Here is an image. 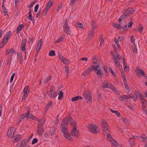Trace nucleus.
Returning a JSON list of instances; mask_svg holds the SVG:
<instances>
[{
  "label": "nucleus",
  "mask_w": 147,
  "mask_h": 147,
  "mask_svg": "<svg viewBox=\"0 0 147 147\" xmlns=\"http://www.w3.org/2000/svg\"><path fill=\"white\" fill-rule=\"evenodd\" d=\"M96 65H92L91 67L87 69L85 71L86 73H90L93 71H94V72L96 74H102L103 73V70L101 69L100 67H98V64Z\"/></svg>",
  "instance_id": "1"
},
{
  "label": "nucleus",
  "mask_w": 147,
  "mask_h": 147,
  "mask_svg": "<svg viewBox=\"0 0 147 147\" xmlns=\"http://www.w3.org/2000/svg\"><path fill=\"white\" fill-rule=\"evenodd\" d=\"M101 125L103 134L104 135L109 134L110 130L108 126V123L105 119H102L101 121Z\"/></svg>",
  "instance_id": "2"
},
{
  "label": "nucleus",
  "mask_w": 147,
  "mask_h": 147,
  "mask_svg": "<svg viewBox=\"0 0 147 147\" xmlns=\"http://www.w3.org/2000/svg\"><path fill=\"white\" fill-rule=\"evenodd\" d=\"M103 85L101 86L102 88H109L111 90L115 92L117 94L119 95L120 92L115 87L111 84H109L108 82L105 83H103Z\"/></svg>",
  "instance_id": "3"
},
{
  "label": "nucleus",
  "mask_w": 147,
  "mask_h": 147,
  "mask_svg": "<svg viewBox=\"0 0 147 147\" xmlns=\"http://www.w3.org/2000/svg\"><path fill=\"white\" fill-rule=\"evenodd\" d=\"M114 51L115 54L113 55V59L116 66L119 67L120 66L119 60L121 59V57L118 54L116 49H114Z\"/></svg>",
  "instance_id": "4"
},
{
  "label": "nucleus",
  "mask_w": 147,
  "mask_h": 147,
  "mask_svg": "<svg viewBox=\"0 0 147 147\" xmlns=\"http://www.w3.org/2000/svg\"><path fill=\"white\" fill-rule=\"evenodd\" d=\"M47 92L51 98H55L57 95V93L55 91V87L53 85L51 86L50 90L47 91Z\"/></svg>",
  "instance_id": "5"
},
{
  "label": "nucleus",
  "mask_w": 147,
  "mask_h": 147,
  "mask_svg": "<svg viewBox=\"0 0 147 147\" xmlns=\"http://www.w3.org/2000/svg\"><path fill=\"white\" fill-rule=\"evenodd\" d=\"M41 122H42V123L41 124V123L40 122L38 123L37 126V131L38 134L39 136L42 135L44 133L43 127L45 122V120H42L41 121Z\"/></svg>",
  "instance_id": "6"
},
{
  "label": "nucleus",
  "mask_w": 147,
  "mask_h": 147,
  "mask_svg": "<svg viewBox=\"0 0 147 147\" xmlns=\"http://www.w3.org/2000/svg\"><path fill=\"white\" fill-rule=\"evenodd\" d=\"M88 130L92 133H97L98 132V127L94 124L88 125Z\"/></svg>",
  "instance_id": "7"
},
{
  "label": "nucleus",
  "mask_w": 147,
  "mask_h": 147,
  "mask_svg": "<svg viewBox=\"0 0 147 147\" xmlns=\"http://www.w3.org/2000/svg\"><path fill=\"white\" fill-rule=\"evenodd\" d=\"M63 26L64 32L68 35H70L71 34V31L68 26L67 20H65Z\"/></svg>",
  "instance_id": "8"
},
{
  "label": "nucleus",
  "mask_w": 147,
  "mask_h": 147,
  "mask_svg": "<svg viewBox=\"0 0 147 147\" xmlns=\"http://www.w3.org/2000/svg\"><path fill=\"white\" fill-rule=\"evenodd\" d=\"M107 140L110 142V143L112 145L115 146H119V144L118 142L114 139H113L109 134H108L107 135Z\"/></svg>",
  "instance_id": "9"
},
{
  "label": "nucleus",
  "mask_w": 147,
  "mask_h": 147,
  "mask_svg": "<svg viewBox=\"0 0 147 147\" xmlns=\"http://www.w3.org/2000/svg\"><path fill=\"white\" fill-rule=\"evenodd\" d=\"M83 96L86 100L91 101L92 100L91 94L89 90H85L84 92Z\"/></svg>",
  "instance_id": "10"
},
{
  "label": "nucleus",
  "mask_w": 147,
  "mask_h": 147,
  "mask_svg": "<svg viewBox=\"0 0 147 147\" xmlns=\"http://www.w3.org/2000/svg\"><path fill=\"white\" fill-rule=\"evenodd\" d=\"M16 131V129L14 127H10L7 132L8 136L9 138H12L14 135Z\"/></svg>",
  "instance_id": "11"
},
{
  "label": "nucleus",
  "mask_w": 147,
  "mask_h": 147,
  "mask_svg": "<svg viewBox=\"0 0 147 147\" xmlns=\"http://www.w3.org/2000/svg\"><path fill=\"white\" fill-rule=\"evenodd\" d=\"M135 11L133 8L131 7H129L126 9L124 11L125 14L129 17L132 14H133Z\"/></svg>",
  "instance_id": "12"
},
{
  "label": "nucleus",
  "mask_w": 147,
  "mask_h": 147,
  "mask_svg": "<svg viewBox=\"0 0 147 147\" xmlns=\"http://www.w3.org/2000/svg\"><path fill=\"white\" fill-rule=\"evenodd\" d=\"M72 136L75 137L76 138L78 137L79 133L78 130H77L76 126H75L73 128L71 133Z\"/></svg>",
  "instance_id": "13"
},
{
  "label": "nucleus",
  "mask_w": 147,
  "mask_h": 147,
  "mask_svg": "<svg viewBox=\"0 0 147 147\" xmlns=\"http://www.w3.org/2000/svg\"><path fill=\"white\" fill-rule=\"evenodd\" d=\"M92 62L94 65H97V64L98 65V67H100V60L98 59L96 56H94L93 57L92 59Z\"/></svg>",
  "instance_id": "14"
},
{
  "label": "nucleus",
  "mask_w": 147,
  "mask_h": 147,
  "mask_svg": "<svg viewBox=\"0 0 147 147\" xmlns=\"http://www.w3.org/2000/svg\"><path fill=\"white\" fill-rule=\"evenodd\" d=\"M59 58L61 62L63 63L64 64H68L70 63V60L62 56H59Z\"/></svg>",
  "instance_id": "15"
},
{
  "label": "nucleus",
  "mask_w": 147,
  "mask_h": 147,
  "mask_svg": "<svg viewBox=\"0 0 147 147\" xmlns=\"http://www.w3.org/2000/svg\"><path fill=\"white\" fill-rule=\"evenodd\" d=\"M130 97L131 96L129 95H123L120 96L119 100L120 101H123L130 98Z\"/></svg>",
  "instance_id": "16"
},
{
  "label": "nucleus",
  "mask_w": 147,
  "mask_h": 147,
  "mask_svg": "<svg viewBox=\"0 0 147 147\" xmlns=\"http://www.w3.org/2000/svg\"><path fill=\"white\" fill-rule=\"evenodd\" d=\"M68 123V119L67 117H66L64 118L62 121L61 127H67Z\"/></svg>",
  "instance_id": "17"
},
{
  "label": "nucleus",
  "mask_w": 147,
  "mask_h": 147,
  "mask_svg": "<svg viewBox=\"0 0 147 147\" xmlns=\"http://www.w3.org/2000/svg\"><path fill=\"white\" fill-rule=\"evenodd\" d=\"M142 102L143 109L145 108L146 106L147 105V101L144 98V96L140 98Z\"/></svg>",
  "instance_id": "18"
},
{
  "label": "nucleus",
  "mask_w": 147,
  "mask_h": 147,
  "mask_svg": "<svg viewBox=\"0 0 147 147\" xmlns=\"http://www.w3.org/2000/svg\"><path fill=\"white\" fill-rule=\"evenodd\" d=\"M135 139V137L134 136H132L131 137H130L129 139L128 142L131 145V146H133L135 145V141L134 140Z\"/></svg>",
  "instance_id": "19"
},
{
  "label": "nucleus",
  "mask_w": 147,
  "mask_h": 147,
  "mask_svg": "<svg viewBox=\"0 0 147 147\" xmlns=\"http://www.w3.org/2000/svg\"><path fill=\"white\" fill-rule=\"evenodd\" d=\"M69 124L73 127L76 126L75 121L71 117H67Z\"/></svg>",
  "instance_id": "20"
},
{
  "label": "nucleus",
  "mask_w": 147,
  "mask_h": 147,
  "mask_svg": "<svg viewBox=\"0 0 147 147\" xmlns=\"http://www.w3.org/2000/svg\"><path fill=\"white\" fill-rule=\"evenodd\" d=\"M19 144V147H24L27 145V143L25 139L22 140L20 143H18L16 146H18Z\"/></svg>",
  "instance_id": "21"
},
{
  "label": "nucleus",
  "mask_w": 147,
  "mask_h": 147,
  "mask_svg": "<svg viewBox=\"0 0 147 147\" xmlns=\"http://www.w3.org/2000/svg\"><path fill=\"white\" fill-rule=\"evenodd\" d=\"M30 114V111L29 110L27 112L22 114L21 116L20 117V121L22 120L26 117H28L29 115Z\"/></svg>",
  "instance_id": "22"
},
{
  "label": "nucleus",
  "mask_w": 147,
  "mask_h": 147,
  "mask_svg": "<svg viewBox=\"0 0 147 147\" xmlns=\"http://www.w3.org/2000/svg\"><path fill=\"white\" fill-rule=\"evenodd\" d=\"M8 39H7L5 37H4L2 42L0 43V47H2L6 44L8 41Z\"/></svg>",
  "instance_id": "23"
},
{
  "label": "nucleus",
  "mask_w": 147,
  "mask_h": 147,
  "mask_svg": "<svg viewBox=\"0 0 147 147\" xmlns=\"http://www.w3.org/2000/svg\"><path fill=\"white\" fill-rule=\"evenodd\" d=\"M65 137L70 141H72L73 139L69 134V132L63 134Z\"/></svg>",
  "instance_id": "24"
},
{
  "label": "nucleus",
  "mask_w": 147,
  "mask_h": 147,
  "mask_svg": "<svg viewBox=\"0 0 147 147\" xmlns=\"http://www.w3.org/2000/svg\"><path fill=\"white\" fill-rule=\"evenodd\" d=\"M91 26L92 27V31L94 32V30L97 28V25L96 23L93 20L91 21Z\"/></svg>",
  "instance_id": "25"
},
{
  "label": "nucleus",
  "mask_w": 147,
  "mask_h": 147,
  "mask_svg": "<svg viewBox=\"0 0 147 147\" xmlns=\"http://www.w3.org/2000/svg\"><path fill=\"white\" fill-rule=\"evenodd\" d=\"M26 43V41L25 39H23L21 45V50L22 51H25L26 50L25 45Z\"/></svg>",
  "instance_id": "26"
},
{
  "label": "nucleus",
  "mask_w": 147,
  "mask_h": 147,
  "mask_svg": "<svg viewBox=\"0 0 147 147\" xmlns=\"http://www.w3.org/2000/svg\"><path fill=\"white\" fill-rule=\"evenodd\" d=\"M21 138V136L20 134H17L14 137V142H19Z\"/></svg>",
  "instance_id": "27"
},
{
  "label": "nucleus",
  "mask_w": 147,
  "mask_h": 147,
  "mask_svg": "<svg viewBox=\"0 0 147 147\" xmlns=\"http://www.w3.org/2000/svg\"><path fill=\"white\" fill-rule=\"evenodd\" d=\"M42 44V39L39 40V42H38L37 46L36 48L37 53H38L39 51L40 50Z\"/></svg>",
  "instance_id": "28"
},
{
  "label": "nucleus",
  "mask_w": 147,
  "mask_h": 147,
  "mask_svg": "<svg viewBox=\"0 0 147 147\" xmlns=\"http://www.w3.org/2000/svg\"><path fill=\"white\" fill-rule=\"evenodd\" d=\"M30 91L29 87L28 86H26L23 90V92L24 94L28 95Z\"/></svg>",
  "instance_id": "29"
},
{
  "label": "nucleus",
  "mask_w": 147,
  "mask_h": 147,
  "mask_svg": "<svg viewBox=\"0 0 147 147\" xmlns=\"http://www.w3.org/2000/svg\"><path fill=\"white\" fill-rule=\"evenodd\" d=\"M113 26L114 27L117 28L118 29L121 30L122 28L124 29V28L123 26H122L121 25L119 24L113 23Z\"/></svg>",
  "instance_id": "30"
},
{
  "label": "nucleus",
  "mask_w": 147,
  "mask_h": 147,
  "mask_svg": "<svg viewBox=\"0 0 147 147\" xmlns=\"http://www.w3.org/2000/svg\"><path fill=\"white\" fill-rule=\"evenodd\" d=\"M128 17L126 13L125 14L124 12L122 15L120 16L119 18V22H120L122 20H124Z\"/></svg>",
  "instance_id": "31"
},
{
  "label": "nucleus",
  "mask_w": 147,
  "mask_h": 147,
  "mask_svg": "<svg viewBox=\"0 0 147 147\" xmlns=\"http://www.w3.org/2000/svg\"><path fill=\"white\" fill-rule=\"evenodd\" d=\"M17 57L18 61H19V63L20 64H21L22 62V55L19 53H17Z\"/></svg>",
  "instance_id": "32"
},
{
  "label": "nucleus",
  "mask_w": 147,
  "mask_h": 147,
  "mask_svg": "<svg viewBox=\"0 0 147 147\" xmlns=\"http://www.w3.org/2000/svg\"><path fill=\"white\" fill-rule=\"evenodd\" d=\"M65 34L62 35L60 37V38L58 39L56 41H55V43H59L63 40L64 38L65 37Z\"/></svg>",
  "instance_id": "33"
},
{
  "label": "nucleus",
  "mask_w": 147,
  "mask_h": 147,
  "mask_svg": "<svg viewBox=\"0 0 147 147\" xmlns=\"http://www.w3.org/2000/svg\"><path fill=\"white\" fill-rule=\"evenodd\" d=\"M82 97L79 96H75L72 98L71 99V100L73 102H74L78 100L79 99H82Z\"/></svg>",
  "instance_id": "34"
},
{
  "label": "nucleus",
  "mask_w": 147,
  "mask_h": 147,
  "mask_svg": "<svg viewBox=\"0 0 147 147\" xmlns=\"http://www.w3.org/2000/svg\"><path fill=\"white\" fill-rule=\"evenodd\" d=\"M24 27V25L22 24L20 25L17 29L16 33L18 34L19 32L22 30Z\"/></svg>",
  "instance_id": "35"
},
{
  "label": "nucleus",
  "mask_w": 147,
  "mask_h": 147,
  "mask_svg": "<svg viewBox=\"0 0 147 147\" xmlns=\"http://www.w3.org/2000/svg\"><path fill=\"white\" fill-rule=\"evenodd\" d=\"M122 121L125 123L127 125H129V120L125 118H123L121 119Z\"/></svg>",
  "instance_id": "36"
},
{
  "label": "nucleus",
  "mask_w": 147,
  "mask_h": 147,
  "mask_svg": "<svg viewBox=\"0 0 147 147\" xmlns=\"http://www.w3.org/2000/svg\"><path fill=\"white\" fill-rule=\"evenodd\" d=\"M135 71L136 74H144V71L141 69L136 67Z\"/></svg>",
  "instance_id": "37"
},
{
  "label": "nucleus",
  "mask_w": 147,
  "mask_h": 147,
  "mask_svg": "<svg viewBox=\"0 0 147 147\" xmlns=\"http://www.w3.org/2000/svg\"><path fill=\"white\" fill-rule=\"evenodd\" d=\"M53 4V2L51 0H49L47 3L46 8L49 9L52 6Z\"/></svg>",
  "instance_id": "38"
},
{
  "label": "nucleus",
  "mask_w": 147,
  "mask_h": 147,
  "mask_svg": "<svg viewBox=\"0 0 147 147\" xmlns=\"http://www.w3.org/2000/svg\"><path fill=\"white\" fill-rule=\"evenodd\" d=\"M135 94L136 96L137 97L138 96L140 97V98H141L143 97V96H144L138 90H136L135 91Z\"/></svg>",
  "instance_id": "39"
},
{
  "label": "nucleus",
  "mask_w": 147,
  "mask_h": 147,
  "mask_svg": "<svg viewBox=\"0 0 147 147\" xmlns=\"http://www.w3.org/2000/svg\"><path fill=\"white\" fill-rule=\"evenodd\" d=\"M53 104V102L52 101H51L49 102L47 104L46 107V110H48L49 108H50L52 105Z\"/></svg>",
  "instance_id": "40"
},
{
  "label": "nucleus",
  "mask_w": 147,
  "mask_h": 147,
  "mask_svg": "<svg viewBox=\"0 0 147 147\" xmlns=\"http://www.w3.org/2000/svg\"><path fill=\"white\" fill-rule=\"evenodd\" d=\"M61 131L63 134L69 132L67 130V127H61Z\"/></svg>",
  "instance_id": "41"
},
{
  "label": "nucleus",
  "mask_w": 147,
  "mask_h": 147,
  "mask_svg": "<svg viewBox=\"0 0 147 147\" xmlns=\"http://www.w3.org/2000/svg\"><path fill=\"white\" fill-rule=\"evenodd\" d=\"M59 96L58 98L59 99L61 100L62 99L63 96V92L62 90L60 91L58 93Z\"/></svg>",
  "instance_id": "42"
},
{
  "label": "nucleus",
  "mask_w": 147,
  "mask_h": 147,
  "mask_svg": "<svg viewBox=\"0 0 147 147\" xmlns=\"http://www.w3.org/2000/svg\"><path fill=\"white\" fill-rule=\"evenodd\" d=\"M11 31H9L6 33V35L5 36H4L5 37H6L7 39H9L10 38V36L11 35Z\"/></svg>",
  "instance_id": "43"
},
{
  "label": "nucleus",
  "mask_w": 147,
  "mask_h": 147,
  "mask_svg": "<svg viewBox=\"0 0 147 147\" xmlns=\"http://www.w3.org/2000/svg\"><path fill=\"white\" fill-rule=\"evenodd\" d=\"M93 32H92V30H90V32L89 33L88 36H87L88 38V39L90 40L93 36Z\"/></svg>",
  "instance_id": "44"
},
{
  "label": "nucleus",
  "mask_w": 147,
  "mask_h": 147,
  "mask_svg": "<svg viewBox=\"0 0 147 147\" xmlns=\"http://www.w3.org/2000/svg\"><path fill=\"white\" fill-rule=\"evenodd\" d=\"M124 86L126 89L127 93H129V88L127 83L124 84Z\"/></svg>",
  "instance_id": "45"
},
{
  "label": "nucleus",
  "mask_w": 147,
  "mask_h": 147,
  "mask_svg": "<svg viewBox=\"0 0 147 147\" xmlns=\"http://www.w3.org/2000/svg\"><path fill=\"white\" fill-rule=\"evenodd\" d=\"M49 55L50 56H54L55 55V52L53 50H51L49 52Z\"/></svg>",
  "instance_id": "46"
},
{
  "label": "nucleus",
  "mask_w": 147,
  "mask_h": 147,
  "mask_svg": "<svg viewBox=\"0 0 147 147\" xmlns=\"http://www.w3.org/2000/svg\"><path fill=\"white\" fill-rule=\"evenodd\" d=\"M122 77L123 79L124 84L127 83V80L126 79V77L125 75V74H122Z\"/></svg>",
  "instance_id": "47"
},
{
  "label": "nucleus",
  "mask_w": 147,
  "mask_h": 147,
  "mask_svg": "<svg viewBox=\"0 0 147 147\" xmlns=\"http://www.w3.org/2000/svg\"><path fill=\"white\" fill-rule=\"evenodd\" d=\"M51 76H49L47 78H46L44 80V82L45 83H46L51 79Z\"/></svg>",
  "instance_id": "48"
},
{
  "label": "nucleus",
  "mask_w": 147,
  "mask_h": 147,
  "mask_svg": "<svg viewBox=\"0 0 147 147\" xmlns=\"http://www.w3.org/2000/svg\"><path fill=\"white\" fill-rule=\"evenodd\" d=\"M2 9L3 12L5 15H7V12L6 10V9L4 6H2Z\"/></svg>",
  "instance_id": "49"
},
{
  "label": "nucleus",
  "mask_w": 147,
  "mask_h": 147,
  "mask_svg": "<svg viewBox=\"0 0 147 147\" xmlns=\"http://www.w3.org/2000/svg\"><path fill=\"white\" fill-rule=\"evenodd\" d=\"M76 26L80 28H82L83 27V24L80 22H78L76 24Z\"/></svg>",
  "instance_id": "50"
},
{
  "label": "nucleus",
  "mask_w": 147,
  "mask_h": 147,
  "mask_svg": "<svg viewBox=\"0 0 147 147\" xmlns=\"http://www.w3.org/2000/svg\"><path fill=\"white\" fill-rule=\"evenodd\" d=\"M141 138H142L145 141H146L147 140V137H146V136L144 134H143L141 135Z\"/></svg>",
  "instance_id": "51"
},
{
  "label": "nucleus",
  "mask_w": 147,
  "mask_h": 147,
  "mask_svg": "<svg viewBox=\"0 0 147 147\" xmlns=\"http://www.w3.org/2000/svg\"><path fill=\"white\" fill-rule=\"evenodd\" d=\"M34 120H35L37 121H38V123H41V124L42 123V122H41V121H42V120H44V119H42L41 120H40L39 119H38V118H37L36 117H35V118H34Z\"/></svg>",
  "instance_id": "52"
},
{
  "label": "nucleus",
  "mask_w": 147,
  "mask_h": 147,
  "mask_svg": "<svg viewBox=\"0 0 147 147\" xmlns=\"http://www.w3.org/2000/svg\"><path fill=\"white\" fill-rule=\"evenodd\" d=\"M123 39V37L122 36H119L117 39L116 40L118 42H121Z\"/></svg>",
  "instance_id": "53"
},
{
  "label": "nucleus",
  "mask_w": 147,
  "mask_h": 147,
  "mask_svg": "<svg viewBox=\"0 0 147 147\" xmlns=\"http://www.w3.org/2000/svg\"><path fill=\"white\" fill-rule=\"evenodd\" d=\"M38 141V140L36 138H34L32 140V144H34L37 143Z\"/></svg>",
  "instance_id": "54"
},
{
  "label": "nucleus",
  "mask_w": 147,
  "mask_h": 147,
  "mask_svg": "<svg viewBox=\"0 0 147 147\" xmlns=\"http://www.w3.org/2000/svg\"><path fill=\"white\" fill-rule=\"evenodd\" d=\"M143 29V27L142 25H140L139 28V31L140 33H142Z\"/></svg>",
  "instance_id": "55"
},
{
  "label": "nucleus",
  "mask_w": 147,
  "mask_h": 147,
  "mask_svg": "<svg viewBox=\"0 0 147 147\" xmlns=\"http://www.w3.org/2000/svg\"><path fill=\"white\" fill-rule=\"evenodd\" d=\"M48 9L47 8H45L43 12V14L44 16H46L47 15V13L48 11Z\"/></svg>",
  "instance_id": "56"
},
{
  "label": "nucleus",
  "mask_w": 147,
  "mask_h": 147,
  "mask_svg": "<svg viewBox=\"0 0 147 147\" xmlns=\"http://www.w3.org/2000/svg\"><path fill=\"white\" fill-rule=\"evenodd\" d=\"M9 53L13 54V53L15 52V50L13 48H11L9 50Z\"/></svg>",
  "instance_id": "57"
},
{
  "label": "nucleus",
  "mask_w": 147,
  "mask_h": 147,
  "mask_svg": "<svg viewBox=\"0 0 147 147\" xmlns=\"http://www.w3.org/2000/svg\"><path fill=\"white\" fill-rule=\"evenodd\" d=\"M28 96V95L24 94V95H23L22 97V101H24L26 98L27 97V96Z\"/></svg>",
  "instance_id": "58"
},
{
  "label": "nucleus",
  "mask_w": 147,
  "mask_h": 147,
  "mask_svg": "<svg viewBox=\"0 0 147 147\" xmlns=\"http://www.w3.org/2000/svg\"><path fill=\"white\" fill-rule=\"evenodd\" d=\"M77 0H71L70 3V5H71L73 6L75 2Z\"/></svg>",
  "instance_id": "59"
},
{
  "label": "nucleus",
  "mask_w": 147,
  "mask_h": 147,
  "mask_svg": "<svg viewBox=\"0 0 147 147\" xmlns=\"http://www.w3.org/2000/svg\"><path fill=\"white\" fill-rule=\"evenodd\" d=\"M121 25L122 26H123V27L124 28H127V26L126 24V22H125L122 23V24H121Z\"/></svg>",
  "instance_id": "60"
},
{
  "label": "nucleus",
  "mask_w": 147,
  "mask_h": 147,
  "mask_svg": "<svg viewBox=\"0 0 147 147\" xmlns=\"http://www.w3.org/2000/svg\"><path fill=\"white\" fill-rule=\"evenodd\" d=\"M55 132V131L53 129H51L50 130V131L49 132V134L51 135H52L53 134H54Z\"/></svg>",
  "instance_id": "61"
},
{
  "label": "nucleus",
  "mask_w": 147,
  "mask_h": 147,
  "mask_svg": "<svg viewBox=\"0 0 147 147\" xmlns=\"http://www.w3.org/2000/svg\"><path fill=\"white\" fill-rule=\"evenodd\" d=\"M27 19L29 20L32 21V15H29L27 17Z\"/></svg>",
  "instance_id": "62"
},
{
  "label": "nucleus",
  "mask_w": 147,
  "mask_h": 147,
  "mask_svg": "<svg viewBox=\"0 0 147 147\" xmlns=\"http://www.w3.org/2000/svg\"><path fill=\"white\" fill-rule=\"evenodd\" d=\"M104 69L105 73H107L108 74L109 73V72L107 71L108 69H107V66L105 65L104 66Z\"/></svg>",
  "instance_id": "63"
},
{
  "label": "nucleus",
  "mask_w": 147,
  "mask_h": 147,
  "mask_svg": "<svg viewBox=\"0 0 147 147\" xmlns=\"http://www.w3.org/2000/svg\"><path fill=\"white\" fill-rule=\"evenodd\" d=\"M39 7V5L37 4L34 7V11L36 12L37 11V10Z\"/></svg>",
  "instance_id": "64"
}]
</instances>
